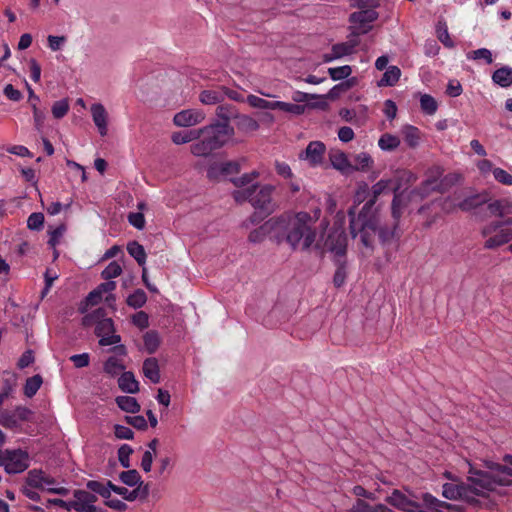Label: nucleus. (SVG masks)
Returning <instances> with one entry per match:
<instances>
[{
    "label": "nucleus",
    "mask_w": 512,
    "mask_h": 512,
    "mask_svg": "<svg viewBox=\"0 0 512 512\" xmlns=\"http://www.w3.org/2000/svg\"><path fill=\"white\" fill-rule=\"evenodd\" d=\"M353 162V171H366L372 166L373 159L368 153L361 152L354 156Z\"/></svg>",
    "instance_id": "nucleus-32"
},
{
    "label": "nucleus",
    "mask_w": 512,
    "mask_h": 512,
    "mask_svg": "<svg viewBox=\"0 0 512 512\" xmlns=\"http://www.w3.org/2000/svg\"><path fill=\"white\" fill-rule=\"evenodd\" d=\"M326 246L334 253L335 259H345L347 249V236L344 231H332L326 240Z\"/></svg>",
    "instance_id": "nucleus-12"
},
{
    "label": "nucleus",
    "mask_w": 512,
    "mask_h": 512,
    "mask_svg": "<svg viewBox=\"0 0 512 512\" xmlns=\"http://www.w3.org/2000/svg\"><path fill=\"white\" fill-rule=\"evenodd\" d=\"M44 223V215L42 213H32L27 220V226L31 230H40Z\"/></svg>",
    "instance_id": "nucleus-60"
},
{
    "label": "nucleus",
    "mask_w": 512,
    "mask_h": 512,
    "mask_svg": "<svg viewBox=\"0 0 512 512\" xmlns=\"http://www.w3.org/2000/svg\"><path fill=\"white\" fill-rule=\"evenodd\" d=\"M422 501L426 508L434 512H442V509H451L452 507L451 504L439 500L430 493H424L422 495Z\"/></svg>",
    "instance_id": "nucleus-24"
},
{
    "label": "nucleus",
    "mask_w": 512,
    "mask_h": 512,
    "mask_svg": "<svg viewBox=\"0 0 512 512\" xmlns=\"http://www.w3.org/2000/svg\"><path fill=\"white\" fill-rule=\"evenodd\" d=\"M143 374L152 383L160 382V370L158 360L156 358H147L143 363Z\"/></svg>",
    "instance_id": "nucleus-21"
},
{
    "label": "nucleus",
    "mask_w": 512,
    "mask_h": 512,
    "mask_svg": "<svg viewBox=\"0 0 512 512\" xmlns=\"http://www.w3.org/2000/svg\"><path fill=\"white\" fill-rule=\"evenodd\" d=\"M275 110H280L293 115H301L305 111V106L283 101H275Z\"/></svg>",
    "instance_id": "nucleus-44"
},
{
    "label": "nucleus",
    "mask_w": 512,
    "mask_h": 512,
    "mask_svg": "<svg viewBox=\"0 0 512 512\" xmlns=\"http://www.w3.org/2000/svg\"><path fill=\"white\" fill-rule=\"evenodd\" d=\"M115 333L114 323L111 318L103 317L95 327V334L97 337Z\"/></svg>",
    "instance_id": "nucleus-46"
},
{
    "label": "nucleus",
    "mask_w": 512,
    "mask_h": 512,
    "mask_svg": "<svg viewBox=\"0 0 512 512\" xmlns=\"http://www.w3.org/2000/svg\"><path fill=\"white\" fill-rule=\"evenodd\" d=\"M127 251L131 257H133L140 266H144L146 263V252L144 247L137 241H132L127 244Z\"/></svg>",
    "instance_id": "nucleus-28"
},
{
    "label": "nucleus",
    "mask_w": 512,
    "mask_h": 512,
    "mask_svg": "<svg viewBox=\"0 0 512 512\" xmlns=\"http://www.w3.org/2000/svg\"><path fill=\"white\" fill-rule=\"evenodd\" d=\"M69 111V102L67 99H61L56 101L52 106V114L54 118L61 119L63 118Z\"/></svg>",
    "instance_id": "nucleus-56"
},
{
    "label": "nucleus",
    "mask_w": 512,
    "mask_h": 512,
    "mask_svg": "<svg viewBox=\"0 0 512 512\" xmlns=\"http://www.w3.org/2000/svg\"><path fill=\"white\" fill-rule=\"evenodd\" d=\"M491 214L503 217L510 212V206L501 200H496L488 205Z\"/></svg>",
    "instance_id": "nucleus-55"
},
{
    "label": "nucleus",
    "mask_w": 512,
    "mask_h": 512,
    "mask_svg": "<svg viewBox=\"0 0 512 512\" xmlns=\"http://www.w3.org/2000/svg\"><path fill=\"white\" fill-rule=\"evenodd\" d=\"M91 115L95 126L101 136H106L108 132V113L105 107L100 103L91 105Z\"/></svg>",
    "instance_id": "nucleus-14"
},
{
    "label": "nucleus",
    "mask_w": 512,
    "mask_h": 512,
    "mask_svg": "<svg viewBox=\"0 0 512 512\" xmlns=\"http://www.w3.org/2000/svg\"><path fill=\"white\" fill-rule=\"evenodd\" d=\"M401 135L409 148L415 149L420 145L421 132L412 125H405L401 128Z\"/></svg>",
    "instance_id": "nucleus-19"
},
{
    "label": "nucleus",
    "mask_w": 512,
    "mask_h": 512,
    "mask_svg": "<svg viewBox=\"0 0 512 512\" xmlns=\"http://www.w3.org/2000/svg\"><path fill=\"white\" fill-rule=\"evenodd\" d=\"M0 425L8 429H15L20 426L14 413H2L0 415Z\"/></svg>",
    "instance_id": "nucleus-59"
},
{
    "label": "nucleus",
    "mask_w": 512,
    "mask_h": 512,
    "mask_svg": "<svg viewBox=\"0 0 512 512\" xmlns=\"http://www.w3.org/2000/svg\"><path fill=\"white\" fill-rule=\"evenodd\" d=\"M492 80L502 87L510 86L512 84V68L502 67L497 69L492 75Z\"/></svg>",
    "instance_id": "nucleus-27"
},
{
    "label": "nucleus",
    "mask_w": 512,
    "mask_h": 512,
    "mask_svg": "<svg viewBox=\"0 0 512 512\" xmlns=\"http://www.w3.org/2000/svg\"><path fill=\"white\" fill-rule=\"evenodd\" d=\"M385 501L391 506L404 512H418L419 503L409 499L403 492L394 489L390 495L385 498Z\"/></svg>",
    "instance_id": "nucleus-11"
},
{
    "label": "nucleus",
    "mask_w": 512,
    "mask_h": 512,
    "mask_svg": "<svg viewBox=\"0 0 512 512\" xmlns=\"http://www.w3.org/2000/svg\"><path fill=\"white\" fill-rule=\"evenodd\" d=\"M275 186L265 184L260 187L253 184L246 189H238L232 193L234 200L238 203L248 201L255 209L264 213L265 215L271 214L275 210V203L272 199V194Z\"/></svg>",
    "instance_id": "nucleus-3"
},
{
    "label": "nucleus",
    "mask_w": 512,
    "mask_h": 512,
    "mask_svg": "<svg viewBox=\"0 0 512 512\" xmlns=\"http://www.w3.org/2000/svg\"><path fill=\"white\" fill-rule=\"evenodd\" d=\"M487 201L485 196L482 195H472L467 198H465L463 201H461L458 204V207L462 211H469L472 210L482 204H484Z\"/></svg>",
    "instance_id": "nucleus-39"
},
{
    "label": "nucleus",
    "mask_w": 512,
    "mask_h": 512,
    "mask_svg": "<svg viewBox=\"0 0 512 512\" xmlns=\"http://www.w3.org/2000/svg\"><path fill=\"white\" fill-rule=\"evenodd\" d=\"M200 137V129L199 130H189V131H179L175 132L172 135L173 143L180 145L196 140Z\"/></svg>",
    "instance_id": "nucleus-33"
},
{
    "label": "nucleus",
    "mask_w": 512,
    "mask_h": 512,
    "mask_svg": "<svg viewBox=\"0 0 512 512\" xmlns=\"http://www.w3.org/2000/svg\"><path fill=\"white\" fill-rule=\"evenodd\" d=\"M238 110L234 105L231 104H222L219 105L216 109L217 117L222 120L221 123H228L231 119H236L238 115Z\"/></svg>",
    "instance_id": "nucleus-26"
},
{
    "label": "nucleus",
    "mask_w": 512,
    "mask_h": 512,
    "mask_svg": "<svg viewBox=\"0 0 512 512\" xmlns=\"http://www.w3.org/2000/svg\"><path fill=\"white\" fill-rule=\"evenodd\" d=\"M400 143L399 137L389 133L383 134L378 140V146L383 151H393L399 147Z\"/></svg>",
    "instance_id": "nucleus-34"
},
{
    "label": "nucleus",
    "mask_w": 512,
    "mask_h": 512,
    "mask_svg": "<svg viewBox=\"0 0 512 512\" xmlns=\"http://www.w3.org/2000/svg\"><path fill=\"white\" fill-rule=\"evenodd\" d=\"M30 465L28 452L22 449L0 450V466L7 474H19L24 472Z\"/></svg>",
    "instance_id": "nucleus-5"
},
{
    "label": "nucleus",
    "mask_w": 512,
    "mask_h": 512,
    "mask_svg": "<svg viewBox=\"0 0 512 512\" xmlns=\"http://www.w3.org/2000/svg\"><path fill=\"white\" fill-rule=\"evenodd\" d=\"M147 301L146 293L142 289L135 290L132 294H130L127 298V305L137 309L144 306Z\"/></svg>",
    "instance_id": "nucleus-43"
},
{
    "label": "nucleus",
    "mask_w": 512,
    "mask_h": 512,
    "mask_svg": "<svg viewBox=\"0 0 512 512\" xmlns=\"http://www.w3.org/2000/svg\"><path fill=\"white\" fill-rule=\"evenodd\" d=\"M484 242L485 249H495L500 247L512 240V228H499L495 234H491L486 237Z\"/></svg>",
    "instance_id": "nucleus-16"
},
{
    "label": "nucleus",
    "mask_w": 512,
    "mask_h": 512,
    "mask_svg": "<svg viewBox=\"0 0 512 512\" xmlns=\"http://www.w3.org/2000/svg\"><path fill=\"white\" fill-rule=\"evenodd\" d=\"M133 453V449L127 445L123 444L118 449V460L122 467L129 468L130 467V455Z\"/></svg>",
    "instance_id": "nucleus-57"
},
{
    "label": "nucleus",
    "mask_w": 512,
    "mask_h": 512,
    "mask_svg": "<svg viewBox=\"0 0 512 512\" xmlns=\"http://www.w3.org/2000/svg\"><path fill=\"white\" fill-rule=\"evenodd\" d=\"M45 473L42 470L32 469L27 473L25 483L34 489H43Z\"/></svg>",
    "instance_id": "nucleus-36"
},
{
    "label": "nucleus",
    "mask_w": 512,
    "mask_h": 512,
    "mask_svg": "<svg viewBox=\"0 0 512 512\" xmlns=\"http://www.w3.org/2000/svg\"><path fill=\"white\" fill-rule=\"evenodd\" d=\"M42 385V378L40 375H34L26 380L24 386V394L27 397H33Z\"/></svg>",
    "instance_id": "nucleus-45"
},
{
    "label": "nucleus",
    "mask_w": 512,
    "mask_h": 512,
    "mask_svg": "<svg viewBox=\"0 0 512 512\" xmlns=\"http://www.w3.org/2000/svg\"><path fill=\"white\" fill-rule=\"evenodd\" d=\"M369 213L360 212L358 217L350 219V232L355 238L360 233L361 243L369 250L373 249V238L377 232V219L368 218Z\"/></svg>",
    "instance_id": "nucleus-4"
},
{
    "label": "nucleus",
    "mask_w": 512,
    "mask_h": 512,
    "mask_svg": "<svg viewBox=\"0 0 512 512\" xmlns=\"http://www.w3.org/2000/svg\"><path fill=\"white\" fill-rule=\"evenodd\" d=\"M214 149L211 147L207 139L204 137L203 140L193 144L191 146V153L195 156H208Z\"/></svg>",
    "instance_id": "nucleus-50"
},
{
    "label": "nucleus",
    "mask_w": 512,
    "mask_h": 512,
    "mask_svg": "<svg viewBox=\"0 0 512 512\" xmlns=\"http://www.w3.org/2000/svg\"><path fill=\"white\" fill-rule=\"evenodd\" d=\"M470 485L458 480L454 483H444L442 486V496L448 500L474 501Z\"/></svg>",
    "instance_id": "nucleus-8"
},
{
    "label": "nucleus",
    "mask_w": 512,
    "mask_h": 512,
    "mask_svg": "<svg viewBox=\"0 0 512 512\" xmlns=\"http://www.w3.org/2000/svg\"><path fill=\"white\" fill-rule=\"evenodd\" d=\"M420 106L421 109L428 115H433L437 111L436 100L428 94L421 96Z\"/></svg>",
    "instance_id": "nucleus-54"
},
{
    "label": "nucleus",
    "mask_w": 512,
    "mask_h": 512,
    "mask_svg": "<svg viewBox=\"0 0 512 512\" xmlns=\"http://www.w3.org/2000/svg\"><path fill=\"white\" fill-rule=\"evenodd\" d=\"M326 147L321 141H312L304 152V159L312 166L320 165L324 158Z\"/></svg>",
    "instance_id": "nucleus-15"
},
{
    "label": "nucleus",
    "mask_w": 512,
    "mask_h": 512,
    "mask_svg": "<svg viewBox=\"0 0 512 512\" xmlns=\"http://www.w3.org/2000/svg\"><path fill=\"white\" fill-rule=\"evenodd\" d=\"M493 176L499 183L512 185V175L501 168H494Z\"/></svg>",
    "instance_id": "nucleus-61"
},
{
    "label": "nucleus",
    "mask_w": 512,
    "mask_h": 512,
    "mask_svg": "<svg viewBox=\"0 0 512 512\" xmlns=\"http://www.w3.org/2000/svg\"><path fill=\"white\" fill-rule=\"evenodd\" d=\"M415 181V174L407 170L399 171L394 178L381 179L372 186L370 190L371 197L368 198L367 202L364 204L360 212L369 213L372 207L374 206L377 198L381 194L392 190L394 192V198L392 201V216L394 220L397 222L400 219L403 207L405 206V196L404 193L401 192L400 190L404 184L413 183Z\"/></svg>",
    "instance_id": "nucleus-2"
},
{
    "label": "nucleus",
    "mask_w": 512,
    "mask_h": 512,
    "mask_svg": "<svg viewBox=\"0 0 512 512\" xmlns=\"http://www.w3.org/2000/svg\"><path fill=\"white\" fill-rule=\"evenodd\" d=\"M119 388L127 393L134 394L139 390V383L132 372H123L118 379Z\"/></svg>",
    "instance_id": "nucleus-22"
},
{
    "label": "nucleus",
    "mask_w": 512,
    "mask_h": 512,
    "mask_svg": "<svg viewBox=\"0 0 512 512\" xmlns=\"http://www.w3.org/2000/svg\"><path fill=\"white\" fill-rule=\"evenodd\" d=\"M378 17V13L373 9L361 10L350 15V21L354 23V35L365 34L372 28L371 23Z\"/></svg>",
    "instance_id": "nucleus-9"
},
{
    "label": "nucleus",
    "mask_w": 512,
    "mask_h": 512,
    "mask_svg": "<svg viewBox=\"0 0 512 512\" xmlns=\"http://www.w3.org/2000/svg\"><path fill=\"white\" fill-rule=\"evenodd\" d=\"M86 487L88 490H90L96 494H99L101 497H103L106 500L110 498L109 487H107L105 483L95 481V480H90L86 483Z\"/></svg>",
    "instance_id": "nucleus-52"
},
{
    "label": "nucleus",
    "mask_w": 512,
    "mask_h": 512,
    "mask_svg": "<svg viewBox=\"0 0 512 512\" xmlns=\"http://www.w3.org/2000/svg\"><path fill=\"white\" fill-rule=\"evenodd\" d=\"M121 273H122V266L117 261H112L101 272V277L104 280H110V279L118 277Z\"/></svg>",
    "instance_id": "nucleus-53"
},
{
    "label": "nucleus",
    "mask_w": 512,
    "mask_h": 512,
    "mask_svg": "<svg viewBox=\"0 0 512 512\" xmlns=\"http://www.w3.org/2000/svg\"><path fill=\"white\" fill-rule=\"evenodd\" d=\"M119 479L121 480V482L123 484L132 487V486L137 485L140 482L141 476L137 470L131 469V470L121 472L119 474Z\"/></svg>",
    "instance_id": "nucleus-49"
},
{
    "label": "nucleus",
    "mask_w": 512,
    "mask_h": 512,
    "mask_svg": "<svg viewBox=\"0 0 512 512\" xmlns=\"http://www.w3.org/2000/svg\"><path fill=\"white\" fill-rule=\"evenodd\" d=\"M214 150L221 148L234 135V128L228 123L215 122L200 129Z\"/></svg>",
    "instance_id": "nucleus-7"
},
{
    "label": "nucleus",
    "mask_w": 512,
    "mask_h": 512,
    "mask_svg": "<svg viewBox=\"0 0 512 512\" xmlns=\"http://www.w3.org/2000/svg\"><path fill=\"white\" fill-rule=\"evenodd\" d=\"M116 403L118 407L125 412L137 413L140 411V405L134 397L118 396L116 398Z\"/></svg>",
    "instance_id": "nucleus-29"
},
{
    "label": "nucleus",
    "mask_w": 512,
    "mask_h": 512,
    "mask_svg": "<svg viewBox=\"0 0 512 512\" xmlns=\"http://www.w3.org/2000/svg\"><path fill=\"white\" fill-rule=\"evenodd\" d=\"M144 347L148 353H154L160 345V336L157 331H147L143 336Z\"/></svg>",
    "instance_id": "nucleus-35"
},
{
    "label": "nucleus",
    "mask_w": 512,
    "mask_h": 512,
    "mask_svg": "<svg viewBox=\"0 0 512 512\" xmlns=\"http://www.w3.org/2000/svg\"><path fill=\"white\" fill-rule=\"evenodd\" d=\"M468 481L472 490L473 498L483 496L486 491H492L498 484H502L500 480L494 478L491 473L470 468Z\"/></svg>",
    "instance_id": "nucleus-6"
},
{
    "label": "nucleus",
    "mask_w": 512,
    "mask_h": 512,
    "mask_svg": "<svg viewBox=\"0 0 512 512\" xmlns=\"http://www.w3.org/2000/svg\"><path fill=\"white\" fill-rule=\"evenodd\" d=\"M76 368H83L89 365L90 356L88 353L75 354L70 357Z\"/></svg>",
    "instance_id": "nucleus-63"
},
{
    "label": "nucleus",
    "mask_w": 512,
    "mask_h": 512,
    "mask_svg": "<svg viewBox=\"0 0 512 512\" xmlns=\"http://www.w3.org/2000/svg\"><path fill=\"white\" fill-rule=\"evenodd\" d=\"M359 41L357 38H351L347 42L337 43L332 46V50L336 55L337 59H340L344 56L351 55L355 48L358 46Z\"/></svg>",
    "instance_id": "nucleus-23"
},
{
    "label": "nucleus",
    "mask_w": 512,
    "mask_h": 512,
    "mask_svg": "<svg viewBox=\"0 0 512 512\" xmlns=\"http://www.w3.org/2000/svg\"><path fill=\"white\" fill-rule=\"evenodd\" d=\"M469 59L480 60L483 59L487 64H491L493 62L492 53L490 50L486 48H480L474 51H471L468 56Z\"/></svg>",
    "instance_id": "nucleus-58"
},
{
    "label": "nucleus",
    "mask_w": 512,
    "mask_h": 512,
    "mask_svg": "<svg viewBox=\"0 0 512 512\" xmlns=\"http://www.w3.org/2000/svg\"><path fill=\"white\" fill-rule=\"evenodd\" d=\"M128 221L133 227L139 230H142L145 226V218L141 212L129 213Z\"/></svg>",
    "instance_id": "nucleus-62"
},
{
    "label": "nucleus",
    "mask_w": 512,
    "mask_h": 512,
    "mask_svg": "<svg viewBox=\"0 0 512 512\" xmlns=\"http://www.w3.org/2000/svg\"><path fill=\"white\" fill-rule=\"evenodd\" d=\"M401 76V70L397 66H390L379 81V86H394Z\"/></svg>",
    "instance_id": "nucleus-31"
},
{
    "label": "nucleus",
    "mask_w": 512,
    "mask_h": 512,
    "mask_svg": "<svg viewBox=\"0 0 512 512\" xmlns=\"http://www.w3.org/2000/svg\"><path fill=\"white\" fill-rule=\"evenodd\" d=\"M260 176V173L258 171H252L250 173H245L240 177L231 179V182L238 188L246 189L245 187L248 186L258 177Z\"/></svg>",
    "instance_id": "nucleus-48"
},
{
    "label": "nucleus",
    "mask_w": 512,
    "mask_h": 512,
    "mask_svg": "<svg viewBox=\"0 0 512 512\" xmlns=\"http://www.w3.org/2000/svg\"><path fill=\"white\" fill-rule=\"evenodd\" d=\"M507 226H512V218H508L504 221H493L485 225L481 229V235L483 237H487L491 234H494L496 231H498L499 228H508Z\"/></svg>",
    "instance_id": "nucleus-41"
},
{
    "label": "nucleus",
    "mask_w": 512,
    "mask_h": 512,
    "mask_svg": "<svg viewBox=\"0 0 512 512\" xmlns=\"http://www.w3.org/2000/svg\"><path fill=\"white\" fill-rule=\"evenodd\" d=\"M271 232H274L276 234V218L268 220L259 228L251 231L248 236V239L252 243H259L263 241L265 237Z\"/></svg>",
    "instance_id": "nucleus-18"
},
{
    "label": "nucleus",
    "mask_w": 512,
    "mask_h": 512,
    "mask_svg": "<svg viewBox=\"0 0 512 512\" xmlns=\"http://www.w3.org/2000/svg\"><path fill=\"white\" fill-rule=\"evenodd\" d=\"M275 169L278 175L282 176L285 179H291L293 177L292 170L290 166L285 162H275Z\"/></svg>",
    "instance_id": "nucleus-64"
},
{
    "label": "nucleus",
    "mask_w": 512,
    "mask_h": 512,
    "mask_svg": "<svg viewBox=\"0 0 512 512\" xmlns=\"http://www.w3.org/2000/svg\"><path fill=\"white\" fill-rule=\"evenodd\" d=\"M335 265L337 266L333 283L336 287H341L346 279V261L345 259H335Z\"/></svg>",
    "instance_id": "nucleus-42"
},
{
    "label": "nucleus",
    "mask_w": 512,
    "mask_h": 512,
    "mask_svg": "<svg viewBox=\"0 0 512 512\" xmlns=\"http://www.w3.org/2000/svg\"><path fill=\"white\" fill-rule=\"evenodd\" d=\"M329 76L332 80L338 81L348 78L352 73V68L349 65L340 67H332L328 69Z\"/></svg>",
    "instance_id": "nucleus-51"
},
{
    "label": "nucleus",
    "mask_w": 512,
    "mask_h": 512,
    "mask_svg": "<svg viewBox=\"0 0 512 512\" xmlns=\"http://www.w3.org/2000/svg\"><path fill=\"white\" fill-rule=\"evenodd\" d=\"M314 223L307 212L285 213L276 217V236L285 240L293 250L307 251L317 237Z\"/></svg>",
    "instance_id": "nucleus-1"
},
{
    "label": "nucleus",
    "mask_w": 512,
    "mask_h": 512,
    "mask_svg": "<svg viewBox=\"0 0 512 512\" xmlns=\"http://www.w3.org/2000/svg\"><path fill=\"white\" fill-rule=\"evenodd\" d=\"M125 369L121 360L116 357H109L104 363V372L110 376H116Z\"/></svg>",
    "instance_id": "nucleus-40"
},
{
    "label": "nucleus",
    "mask_w": 512,
    "mask_h": 512,
    "mask_svg": "<svg viewBox=\"0 0 512 512\" xmlns=\"http://www.w3.org/2000/svg\"><path fill=\"white\" fill-rule=\"evenodd\" d=\"M199 101L204 105H216L224 101V89H206L199 94Z\"/></svg>",
    "instance_id": "nucleus-20"
},
{
    "label": "nucleus",
    "mask_w": 512,
    "mask_h": 512,
    "mask_svg": "<svg viewBox=\"0 0 512 512\" xmlns=\"http://www.w3.org/2000/svg\"><path fill=\"white\" fill-rule=\"evenodd\" d=\"M235 120L237 128L242 132H252L259 129V123L249 115L238 113Z\"/></svg>",
    "instance_id": "nucleus-25"
},
{
    "label": "nucleus",
    "mask_w": 512,
    "mask_h": 512,
    "mask_svg": "<svg viewBox=\"0 0 512 512\" xmlns=\"http://www.w3.org/2000/svg\"><path fill=\"white\" fill-rule=\"evenodd\" d=\"M205 119V113L200 109H187L174 116V124L179 127L193 126Z\"/></svg>",
    "instance_id": "nucleus-13"
},
{
    "label": "nucleus",
    "mask_w": 512,
    "mask_h": 512,
    "mask_svg": "<svg viewBox=\"0 0 512 512\" xmlns=\"http://www.w3.org/2000/svg\"><path fill=\"white\" fill-rule=\"evenodd\" d=\"M246 102L256 109L275 110V101H268L253 94L247 96Z\"/></svg>",
    "instance_id": "nucleus-38"
},
{
    "label": "nucleus",
    "mask_w": 512,
    "mask_h": 512,
    "mask_svg": "<svg viewBox=\"0 0 512 512\" xmlns=\"http://www.w3.org/2000/svg\"><path fill=\"white\" fill-rule=\"evenodd\" d=\"M106 316V311L104 308H98L91 313L85 315L82 319V324L85 327H90L92 325L97 326L99 321L103 319V317Z\"/></svg>",
    "instance_id": "nucleus-47"
},
{
    "label": "nucleus",
    "mask_w": 512,
    "mask_h": 512,
    "mask_svg": "<svg viewBox=\"0 0 512 512\" xmlns=\"http://www.w3.org/2000/svg\"><path fill=\"white\" fill-rule=\"evenodd\" d=\"M355 84H356V78L347 79L346 81L341 82V83L335 85L334 87H332L329 90V92L327 93L326 97L331 100H334V99L338 98L343 92H346L351 87H353Z\"/></svg>",
    "instance_id": "nucleus-37"
},
{
    "label": "nucleus",
    "mask_w": 512,
    "mask_h": 512,
    "mask_svg": "<svg viewBox=\"0 0 512 512\" xmlns=\"http://www.w3.org/2000/svg\"><path fill=\"white\" fill-rule=\"evenodd\" d=\"M74 500L71 501L73 510L77 512H97V507L94 503L97 501V496L86 491L77 489L73 492Z\"/></svg>",
    "instance_id": "nucleus-10"
},
{
    "label": "nucleus",
    "mask_w": 512,
    "mask_h": 512,
    "mask_svg": "<svg viewBox=\"0 0 512 512\" xmlns=\"http://www.w3.org/2000/svg\"><path fill=\"white\" fill-rule=\"evenodd\" d=\"M329 159L332 166L341 171L344 174H349L353 172L352 163L347 158V155L341 151H331L329 153Z\"/></svg>",
    "instance_id": "nucleus-17"
},
{
    "label": "nucleus",
    "mask_w": 512,
    "mask_h": 512,
    "mask_svg": "<svg viewBox=\"0 0 512 512\" xmlns=\"http://www.w3.org/2000/svg\"><path fill=\"white\" fill-rule=\"evenodd\" d=\"M438 188V183L436 179H427L425 180L422 185L411 191V198L419 197L420 199L425 198L429 195L431 191H434Z\"/></svg>",
    "instance_id": "nucleus-30"
}]
</instances>
